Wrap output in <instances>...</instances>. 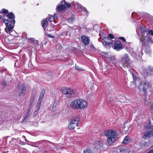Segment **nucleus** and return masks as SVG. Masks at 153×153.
<instances>
[{"instance_id": "f257e3e1", "label": "nucleus", "mask_w": 153, "mask_h": 153, "mask_svg": "<svg viewBox=\"0 0 153 153\" xmlns=\"http://www.w3.org/2000/svg\"><path fill=\"white\" fill-rule=\"evenodd\" d=\"M70 105L74 109H83L87 107V102L82 99H77L72 101Z\"/></svg>"}, {"instance_id": "f03ea898", "label": "nucleus", "mask_w": 153, "mask_h": 153, "mask_svg": "<svg viewBox=\"0 0 153 153\" xmlns=\"http://www.w3.org/2000/svg\"><path fill=\"white\" fill-rule=\"evenodd\" d=\"M105 134L107 137V143L109 145L114 143L117 138V133L114 130H108L105 131Z\"/></svg>"}, {"instance_id": "7ed1b4c3", "label": "nucleus", "mask_w": 153, "mask_h": 153, "mask_svg": "<svg viewBox=\"0 0 153 153\" xmlns=\"http://www.w3.org/2000/svg\"><path fill=\"white\" fill-rule=\"evenodd\" d=\"M3 22L5 24L6 27L5 29V31L7 33L10 34L14 28V25L15 21V20H11L4 19Z\"/></svg>"}, {"instance_id": "20e7f679", "label": "nucleus", "mask_w": 153, "mask_h": 153, "mask_svg": "<svg viewBox=\"0 0 153 153\" xmlns=\"http://www.w3.org/2000/svg\"><path fill=\"white\" fill-rule=\"evenodd\" d=\"M62 92L66 97H72L75 95L74 90L71 88L63 87L62 89Z\"/></svg>"}, {"instance_id": "39448f33", "label": "nucleus", "mask_w": 153, "mask_h": 153, "mask_svg": "<svg viewBox=\"0 0 153 153\" xmlns=\"http://www.w3.org/2000/svg\"><path fill=\"white\" fill-rule=\"evenodd\" d=\"M80 118L78 117H75L71 119L69 121L70 124L68 128L71 129H73L77 126L79 121Z\"/></svg>"}, {"instance_id": "423d86ee", "label": "nucleus", "mask_w": 153, "mask_h": 153, "mask_svg": "<svg viewBox=\"0 0 153 153\" xmlns=\"http://www.w3.org/2000/svg\"><path fill=\"white\" fill-rule=\"evenodd\" d=\"M70 6V4H67L65 0H63L57 6L56 8V12L62 11L65 9L66 7L69 8Z\"/></svg>"}, {"instance_id": "0eeeda50", "label": "nucleus", "mask_w": 153, "mask_h": 153, "mask_svg": "<svg viewBox=\"0 0 153 153\" xmlns=\"http://www.w3.org/2000/svg\"><path fill=\"white\" fill-rule=\"evenodd\" d=\"M121 61L122 63V65L124 67L129 68L130 67L131 62L130 61L129 56L127 54H125L123 56L122 58Z\"/></svg>"}, {"instance_id": "6e6552de", "label": "nucleus", "mask_w": 153, "mask_h": 153, "mask_svg": "<svg viewBox=\"0 0 153 153\" xmlns=\"http://www.w3.org/2000/svg\"><path fill=\"white\" fill-rule=\"evenodd\" d=\"M142 74L145 76H149L153 75V67L149 66L143 68Z\"/></svg>"}, {"instance_id": "1a4fd4ad", "label": "nucleus", "mask_w": 153, "mask_h": 153, "mask_svg": "<svg viewBox=\"0 0 153 153\" xmlns=\"http://www.w3.org/2000/svg\"><path fill=\"white\" fill-rule=\"evenodd\" d=\"M146 128L150 129V130L147 131L145 132L144 136L147 138L153 136V126H150L149 125L148 126H146Z\"/></svg>"}, {"instance_id": "9d476101", "label": "nucleus", "mask_w": 153, "mask_h": 153, "mask_svg": "<svg viewBox=\"0 0 153 153\" xmlns=\"http://www.w3.org/2000/svg\"><path fill=\"white\" fill-rule=\"evenodd\" d=\"M151 86L149 82H145L144 83H141L139 87L140 90L146 92L147 89L151 88Z\"/></svg>"}, {"instance_id": "9b49d317", "label": "nucleus", "mask_w": 153, "mask_h": 153, "mask_svg": "<svg viewBox=\"0 0 153 153\" xmlns=\"http://www.w3.org/2000/svg\"><path fill=\"white\" fill-rule=\"evenodd\" d=\"M26 86L25 84L23 83L22 84L21 88L19 91V96H21L24 94L26 92Z\"/></svg>"}, {"instance_id": "f8f14e48", "label": "nucleus", "mask_w": 153, "mask_h": 153, "mask_svg": "<svg viewBox=\"0 0 153 153\" xmlns=\"http://www.w3.org/2000/svg\"><path fill=\"white\" fill-rule=\"evenodd\" d=\"M103 145L102 141L100 139H97L94 144L95 147L97 149H99L102 147Z\"/></svg>"}, {"instance_id": "ddd939ff", "label": "nucleus", "mask_w": 153, "mask_h": 153, "mask_svg": "<svg viewBox=\"0 0 153 153\" xmlns=\"http://www.w3.org/2000/svg\"><path fill=\"white\" fill-rule=\"evenodd\" d=\"M104 43H105V46L107 47L112 42V40L109 39L108 37H105L103 39Z\"/></svg>"}, {"instance_id": "4468645a", "label": "nucleus", "mask_w": 153, "mask_h": 153, "mask_svg": "<svg viewBox=\"0 0 153 153\" xmlns=\"http://www.w3.org/2000/svg\"><path fill=\"white\" fill-rule=\"evenodd\" d=\"M114 47L117 51L122 49V44L120 41H116L114 45Z\"/></svg>"}, {"instance_id": "2eb2a0df", "label": "nucleus", "mask_w": 153, "mask_h": 153, "mask_svg": "<svg viewBox=\"0 0 153 153\" xmlns=\"http://www.w3.org/2000/svg\"><path fill=\"white\" fill-rule=\"evenodd\" d=\"M82 41L85 45H88L90 42V39L85 36H83L81 37Z\"/></svg>"}, {"instance_id": "dca6fc26", "label": "nucleus", "mask_w": 153, "mask_h": 153, "mask_svg": "<svg viewBox=\"0 0 153 153\" xmlns=\"http://www.w3.org/2000/svg\"><path fill=\"white\" fill-rule=\"evenodd\" d=\"M73 4L74 5H75V6H76L77 7H79V8L80 7L85 13L88 12V11L85 8L81 6L80 4H79L78 3L74 2H73Z\"/></svg>"}, {"instance_id": "f3484780", "label": "nucleus", "mask_w": 153, "mask_h": 153, "mask_svg": "<svg viewBox=\"0 0 153 153\" xmlns=\"http://www.w3.org/2000/svg\"><path fill=\"white\" fill-rule=\"evenodd\" d=\"M42 26L44 30H45V29L47 27L48 25V21L47 19H44L42 22Z\"/></svg>"}, {"instance_id": "a211bd4d", "label": "nucleus", "mask_w": 153, "mask_h": 153, "mask_svg": "<svg viewBox=\"0 0 153 153\" xmlns=\"http://www.w3.org/2000/svg\"><path fill=\"white\" fill-rule=\"evenodd\" d=\"M139 37L140 42H142V45H144L146 42V37H145L144 35H142V36H139Z\"/></svg>"}, {"instance_id": "6ab92c4d", "label": "nucleus", "mask_w": 153, "mask_h": 153, "mask_svg": "<svg viewBox=\"0 0 153 153\" xmlns=\"http://www.w3.org/2000/svg\"><path fill=\"white\" fill-rule=\"evenodd\" d=\"M45 90L44 89L42 90L41 93L40 94V95L39 97V100L42 101L43 99L45 94Z\"/></svg>"}, {"instance_id": "aec40b11", "label": "nucleus", "mask_w": 153, "mask_h": 153, "mask_svg": "<svg viewBox=\"0 0 153 153\" xmlns=\"http://www.w3.org/2000/svg\"><path fill=\"white\" fill-rule=\"evenodd\" d=\"M7 16L9 19H11V20H14V16L13 14L12 13H10L7 15Z\"/></svg>"}, {"instance_id": "412c9836", "label": "nucleus", "mask_w": 153, "mask_h": 153, "mask_svg": "<svg viewBox=\"0 0 153 153\" xmlns=\"http://www.w3.org/2000/svg\"><path fill=\"white\" fill-rule=\"evenodd\" d=\"M57 16L56 14L53 16H51L49 18V20L51 22H53L55 23V20L57 18Z\"/></svg>"}, {"instance_id": "4be33fe9", "label": "nucleus", "mask_w": 153, "mask_h": 153, "mask_svg": "<svg viewBox=\"0 0 153 153\" xmlns=\"http://www.w3.org/2000/svg\"><path fill=\"white\" fill-rule=\"evenodd\" d=\"M29 40H30L31 41V43L33 44L36 45L38 44V41L35 40L34 38H31L29 39Z\"/></svg>"}, {"instance_id": "5701e85b", "label": "nucleus", "mask_w": 153, "mask_h": 153, "mask_svg": "<svg viewBox=\"0 0 153 153\" xmlns=\"http://www.w3.org/2000/svg\"><path fill=\"white\" fill-rule=\"evenodd\" d=\"M146 42H147L149 43H152L153 42V41L152 40V39L148 35H146Z\"/></svg>"}, {"instance_id": "b1692460", "label": "nucleus", "mask_w": 153, "mask_h": 153, "mask_svg": "<svg viewBox=\"0 0 153 153\" xmlns=\"http://www.w3.org/2000/svg\"><path fill=\"white\" fill-rule=\"evenodd\" d=\"M130 142L129 139V138L127 137H125L123 141V143L125 144H127Z\"/></svg>"}, {"instance_id": "393cba45", "label": "nucleus", "mask_w": 153, "mask_h": 153, "mask_svg": "<svg viewBox=\"0 0 153 153\" xmlns=\"http://www.w3.org/2000/svg\"><path fill=\"white\" fill-rule=\"evenodd\" d=\"M34 101V96H31L30 99V105H32L33 104Z\"/></svg>"}, {"instance_id": "a878e982", "label": "nucleus", "mask_w": 153, "mask_h": 153, "mask_svg": "<svg viewBox=\"0 0 153 153\" xmlns=\"http://www.w3.org/2000/svg\"><path fill=\"white\" fill-rule=\"evenodd\" d=\"M103 55L104 56L105 58H107L109 59L111 58V56H109V55L108 54V53H103Z\"/></svg>"}, {"instance_id": "bb28decb", "label": "nucleus", "mask_w": 153, "mask_h": 153, "mask_svg": "<svg viewBox=\"0 0 153 153\" xmlns=\"http://www.w3.org/2000/svg\"><path fill=\"white\" fill-rule=\"evenodd\" d=\"M42 101L38 100L37 102V110H39L40 109V108L41 106V102Z\"/></svg>"}, {"instance_id": "cd10ccee", "label": "nucleus", "mask_w": 153, "mask_h": 153, "mask_svg": "<svg viewBox=\"0 0 153 153\" xmlns=\"http://www.w3.org/2000/svg\"><path fill=\"white\" fill-rule=\"evenodd\" d=\"M84 153H94L90 149H85L83 151Z\"/></svg>"}, {"instance_id": "c85d7f7f", "label": "nucleus", "mask_w": 153, "mask_h": 153, "mask_svg": "<svg viewBox=\"0 0 153 153\" xmlns=\"http://www.w3.org/2000/svg\"><path fill=\"white\" fill-rule=\"evenodd\" d=\"M141 30L142 33V35H143L145 34L144 33L147 30L145 28L141 27Z\"/></svg>"}, {"instance_id": "c756f323", "label": "nucleus", "mask_w": 153, "mask_h": 153, "mask_svg": "<svg viewBox=\"0 0 153 153\" xmlns=\"http://www.w3.org/2000/svg\"><path fill=\"white\" fill-rule=\"evenodd\" d=\"M132 76L133 78V80L136 81L138 79V78L133 73L132 74Z\"/></svg>"}, {"instance_id": "7c9ffc66", "label": "nucleus", "mask_w": 153, "mask_h": 153, "mask_svg": "<svg viewBox=\"0 0 153 153\" xmlns=\"http://www.w3.org/2000/svg\"><path fill=\"white\" fill-rule=\"evenodd\" d=\"M74 16L73 15L68 19V21L69 22H71L74 19Z\"/></svg>"}, {"instance_id": "2f4dec72", "label": "nucleus", "mask_w": 153, "mask_h": 153, "mask_svg": "<svg viewBox=\"0 0 153 153\" xmlns=\"http://www.w3.org/2000/svg\"><path fill=\"white\" fill-rule=\"evenodd\" d=\"M8 12V11L6 9H3L1 10V12H0V13H6Z\"/></svg>"}, {"instance_id": "473e14b6", "label": "nucleus", "mask_w": 153, "mask_h": 153, "mask_svg": "<svg viewBox=\"0 0 153 153\" xmlns=\"http://www.w3.org/2000/svg\"><path fill=\"white\" fill-rule=\"evenodd\" d=\"M29 114V112H28V113H27V114H26V115L25 116V117L24 120H23V121H26L27 120V118L28 117Z\"/></svg>"}, {"instance_id": "72a5a7b5", "label": "nucleus", "mask_w": 153, "mask_h": 153, "mask_svg": "<svg viewBox=\"0 0 153 153\" xmlns=\"http://www.w3.org/2000/svg\"><path fill=\"white\" fill-rule=\"evenodd\" d=\"M149 110L150 112L152 114H153V106H151L150 107Z\"/></svg>"}, {"instance_id": "f704fd0d", "label": "nucleus", "mask_w": 153, "mask_h": 153, "mask_svg": "<svg viewBox=\"0 0 153 153\" xmlns=\"http://www.w3.org/2000/svg\"><path fill=\"white\" fill-rule=\"evenodd\" d=\"M39 111V110H37V109L33 113L34 116H35L37 114Z\"/></svg>"}, {"instance_id": "c9c22d12", "label": "nucleus", "mask_w": 153, "mask_h": 153, "mask_svg": "<svg viewBox=\"0 0 153 153\" xmlns=\"http://www.w3.org/2000/svg\"><path fill=\"white\" fill-rule=\"evenodd\" d=\"M148 33L149 34L153 36V30H150L148 31Z\"/></svg>"}, {"instance_id": "e433bc0d", "label": "nucleus", "mask_w": 153, "mask_h": 153, "mask_svg": "<svg viewBox=\"0 0 153 153\" xmlns=\"http://www.w3.org/2000/svg\"><path fill=\"white\" fill-rule=\"evenodd\" d=\"M75 68L77 70H83L82 68H81L79 67H78L77 66H75Z\"/></svg>"}, {"instance_id": "4c0bfd02", "label": "nucleus", "mask_w": 153, "mask_h": 153, "mask_svg": "<svg viewBox=\"0 0 153 153\" xmlns=\"http://www.w3.org/2000/svg\"><path fill=\"white\" fill-rule=\"evenodd\" d=\"M108 36L111 39H113L114 38V36L111 34H109Z\"/></svg>"}, {"instance_id": "58836bf2", "label": "nucleus", "mask_w": 153, "mask_h": 153, "mask_svg": "<svg viewBox=\"0 0 153 153\" xmlns=\"http://www.w3.org/2000/svg\"><path fill=\"white\" fill-rule=\"evenodd\" d=\"M147 153H153V149H150Z\"/></svg>"}, {"instance_id": "ea45409f", "label": "nucleus", "mask_w": 153, "mask_h": 153, "mask_svg": "<svg viewBox=\"0 0 153 153\" xmlns=\"http://www.w3.org/2000/svg\"><path fill=\"white\" fill-rule=\"evenodd\" d=\"M21 88V84L20 83H19L17 85V88L18 89H19Z\"/></svg>"}, {"instance_id": "a19ab883", "label": "nucleus", "mask_w": 153, "mask_h": 153, "mask_svg": "<svg viewBox=\"0 0 153 153\" xmlns=\"http://www.w3.org/2000/svg\"><path fill=\"white\" fill-rule=\"evenodd\" d=\"M6 82L5 81H4L3 83V85L4 86H6Z\"/></svg>"}, {"instance_id": "79ce46f5", "label": "nucleus", "mask_w": 153, "mask_h": 153, "mask_svg": "<svg viewBox=\"0 0 153 153\" xmlns=\"http://www.w3.org/2000/svg\"><path fill=\"white\" fill-rule=\"evenodd\" d=\"M120 39H122V40H123V41H126V40H125V38H124V37H121L120 38Z\"/></svg>"}, {"instance_id": "37998d69", "label": "nucleus", "mask_w": 153, "mask_h": 153, "mask_svg": "<svg viewBox=\"0 0 153 153\" xmlns=\"http://www.w3.org/2000/svg\"><path fill=\"white\" fill-rule=\"evenodd\" d=\"M53 107L54 106L56 107V103L55 102H54L53 103Z\"/></svg>"}, {"instance_id": "c03bdc74", "label": "nucleus", "mask_w": 153, "mask_h": 153, "mask_svg": "<svg viewBox=\"0 0 153 153\" xmlns=\"http://www.w3.org/2000/svg\"><path fill=\"white\" fill-rule=\"evenodd\" d=\"M48 36L49 37H51V38H53V36H51V35L50 34H48Z\"/></svg>"}, {"instance_id": "a18cd8bd", "label": "nucleus", "mask_w": 153, "mask_h": 153, "mask_svg": "<svg viewBox=\"0 0 153 153\" xmlns=\"http://www.w3.org/2000/svg\"><path fill=\"white\" fill-rule=\"evenodd\" d=\"M113 153H117V152L116 151H114V152H113Z\"/></svg>"}, {"instance_id": "49530a36", "label": "nucleus", "mask_w": 153, "mask_h": 153, "mask_svg": "<svg viewBox=\"0 0 153 153\" xmlns=\"http://www.w3.org/2000/svg\"><path fill=\"white\" fill-rule=\"evenodd\" d=\"M30 145L31 146H34V145H33V143H31L30 144Z\"/></svg>"}, {"instance_id": "de8ad7c7", "label": "nucleus", "mask_w": 153, "mask_h": 153, "mask_svg": "<svg viewBox=\"0 0 153 153\" xmlns=\"http://www.w3.org/2000/svg\"><path fill=\"white\" fill-rule=\"evenodd\" d=\"M92 48L93 49V51H94V48L93 47H92Z\"/></svg>"}, {"instance_id": "09e8293b", "label": "nucleus", "mask_w": 153, "mask_h": 153, "mask_svg": "<svg viewBox=\"0 0 153 153\" xmlns=\"http://www.w3.org/2000/svg\"><path fill=\"white\" fill-rule=\"evenodd\" d=\"M1 16L0 15V19H1Z\"/></svg>"}, {"instance_id": "8fccbe9b", "label": "nucleus", "mask_w": 153, "mask_h": 153, "mask_svg": "<svg viewBox=\"0 0 153 153\" xmlns=\"http://www.w3.org/2000/svg\"><path fill=\"white\" fill-rule=\"evenodd\" d=\"M23 137L24 138H25V136H23Z\"/></svg>"}]
</instances>
